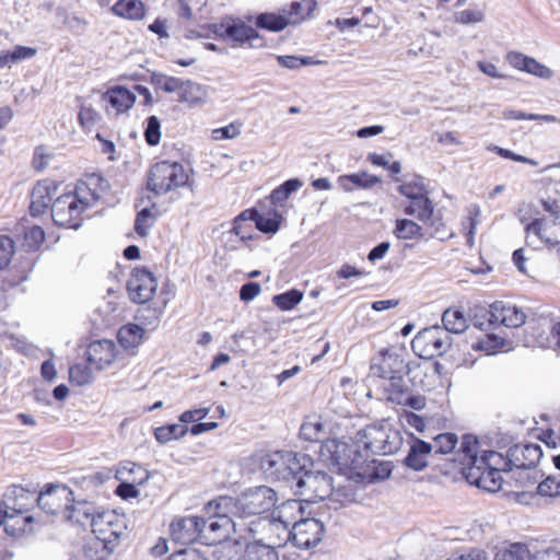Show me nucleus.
Masks as SVG:
<instances>
[{"label":"nucleus","mask_w":560,"mask_h":560,"mask_svg":"<svg viewBox=\"0 0 560 560\" xmlns=\"http://www.w3.org/2000/svg\"><path fill=\"white\" fill-rule=\"evenodd\" d=\"M278 501L277 493L269 487L259 486L243 492L238 498L220 497L209 502L211 509L230 508L231 514L238 522L257 521L267 516Z\"/></svg>","instance_id":"1"},{"label":"nucleus","mask_w":560,"mask_h":560,"mask_svg":"<svg viewBox=\"0 0 560 560\" xmlns=\"http://www.w3.org/2000/svg\"><path fill=\"white\" fill-rule=\"evenodd\" d=\"M98 196L84 183L77 186L73 192L59 196L51 203V218L57 225L78 229L82 222V213L92 207Z\"/></svg>","instance_id":"2"},{"label":"nucleus","mask_w":560,"mask_h":560,"mask_svg":"<svg viewBox=\"0 0 560 560\" xmlns=\"http://www.w3.org/2000/svg\"><path fill=\"white\" fill-rule=\"evenodd\" d=\"M219 509L213 505L215 514L208 518L202 517V527L200 526V542L213 546L228 540L232 534H237L240 538L244 536L245 522H238L233 515L229 516L220 513Z\"/></svg>","instance_id":"3"},{"label":"nucleus","mask_w":560,"mask_h":560,"mask_svg":"<svg viewBox=\"0 0 560 560\" xmlns=\"http://www.w3.org/2000/svg\"><path fill=\"white\" fill-rule=\"evenodd\" d=\"M188 179V173L180 163L162 161L151 167L148 188L155 195H164L187 185Z\"/></svg>","instance_id":"4"},{"label":"nucleus","mask_w":560,"mask_h":560,"mask_svg":"<svg viewBox=\"0 0 560 560\" xmlns=\"http://www.w3.org/2000/svg\"><path fill=\"white\" fill-rule=\"evenodd\" d=\"M38 506L47 514H65L67 518H74L79 508L74 505L73 491L63 483H47L36 498Z\"/></svg>","instance_id":"5"},{"label":"nucleus","mask_w":560,"mask_h":560,"mask_svg":"<svg viewBox=\"0 0 560 560\" xmlns=\"http://www.w3.org/2000/svg\"><path fill=\"white\" fill-rule=\"evenodd\" d=\"M544 207L550 212L549 217L535 219L526 224L525 233L527 244L538 248L540 245H560V213L553 209V205L544 202ZM557 208V206L555 205Z\"/></svg>","instance_id":"6"},{"label":"nucleus","mask_w":560,"mask_h":560,"mask_svg":"<svg viewBox=\"0 0 560 560\" xmlns=\"http://www.w3.org/2000/svg\"><path fill=\"white\" fill-rule=\"evenodd\" d=\"M459 453L465 459L475 460L482 468H488L493 472H499V475L512 470L509 451L505 455L492 450L479 452V441L471 434L463 436Z\"/></svg>","instance_id":"7"},{"label":"nucleus","mask_w":560,"mask_h":560,"mask_svg":"<svg viewBox=\"0 0 560 560\" xmlns=\"http://www.w3.org/2000/svg\"><path fill=\"white\" fill-rule=\"evenodd\" d=\"M244 536L253 537L255 542L271 546L275 549L282 547L290 540V529L275 517L265 516L257 521L245 522Z\"/></svg>","instance_id":"8"},{"label":"nucleus","mask_w":560,"mask_h":560,"mask_svg":"<svg viewBox=\"0 0 560 560\" xmlns=\"http://www.w3.org/2000/svg\"><path fill=\"white\" fill-rule=\"evenodd\" d=\"M84 514L91 516V527L94 537L107 544L116 546L118 539L127 528L124 515L117 513L115 510L103 509L92 512L84 511Z\"/></svg>","instance_id":"9"},{"label":"nucleus","mask_w":560,"mask_h":560,"mask_svg":"<svg viewBox=\"0 0 560 560\" xmlns=\"http://www.w3.org/2000/svg\"><path fill=\"white\" fill-rule=\"evenodd\" d=\"M212 32L219 38L233 43L234 46L250 48L262 46L256 42L260 39L258 32L242 19L223 18L220 23L212 24Z\"/></svg>","instance_id":"10"},{"label":"nucleus","mask_w":560,"mask_h":560,"mask_svg":"<svg viewBox=\"0 0 560 560\" xmlns=\"http://www.w3.org/2000/svg\"><path fill=\"white\" fill-rule=\"evenodd\" d=\"M83 361L72 364L69 380L74 386H84L93 381L94 372L103 371L113 365L118 352H85Z\"/></svg>","instance_id":"11"},{"label":"nucleus","mask_w":560,"mask_h":560,"mask_svg":"<svg viewBox=\"0 0 560 560\" xmlns=\"http://www.w3.org/2000/svg\"><path fill=\"white\" fill-rule=\"evenodd\" d=\"M332 478L322 471L305 472L296 483V492L303 501L315 503L332 494Z\"/></svg>","instance_id":"12"},{"label":"nucleus","mask_w":560,"mask_h":560,"mask_svg":"<svg viewBox=\"0 0 560 560\" xmlns=\"http://www.w3.org/2000/svg\"><path fill=\"white\" fill-rule=\"evenodd\" d=\"M405 213L416 217L431 229V237L445 240L447 235L445 225L439 214L434 212L433 203L428 195L416 198L404 206Z\"/></svg>","instance_id":"13"},{"label":"nucleus","mask_w":560,"mask_h":560,"mask_svg":"<svg viewBox=\"0 0 560 560\" xmlns=\"http://www.w3.org/2000/svg\"><path fill=\"white\" fill-rule=\"evenodd\" d=\"M370 370L372 375L388 380L393 385L396 381H401L402 373L411 371L399 352H377L372 359Z\"/></svg>","instance_id":"14"},{"label":"nucleus","mask_w":560,"mask_h":560,"mask_svg":"<svg viewBox=\"0 0 560 560\" xmlns=\"http://www.w3.org/2000/svg\"><path fill=\"white\" fill-rule=\"evenodd\" d=\"M158 288L156 279L153 273L145 268H135L131 271L127 282L129 298L135 303H145L150 301Z\"/></svg>","instance_id":"15"},{"label":"nucleus","mask_w":560,"mask_h":560,"mask_svg":"<svg viewBox=\"0 0 560 560\" xmlns=\"http://www.w3.org/2000/svg\"><path fill=\"white\" fill-rule=\"evenodd\" d=\"M462 464L465 465V477L470 485H474L489 492L501 490L503 485L502 475L493 472L488 468H482L475 460L462 457Z\"/></svg>","instance_id":"16"},{"label":"nucleus","mask_w":560,"mask_h":560,"mask_svg":"<svg viewBox=\"0 0 560 560\" xmlns=\"http://www.w3.org/2000/svg\"><path fill=\"white\" fill-rule=\"evenodd\" d=\"M324 535V525L316 518H302L290 529V539L299 548L317 545Z\"/></svg>","instance_id":"17"},{"label":"nucleus","mask_w":560,"mask_h":560,"mask_svg":"<svg viewBox=\"0 0 560 560\" xmlns=\"http://www.w3.org/2000/svg\"><path fill=\"white\" fill-rule=\"evenodd\" d=\"M200 526L202 527V517H178L171 523V537L175 542L180 545H190L195 541H200Z\"/></svg>","instance_id":"18"},{"label":"nucleus","mask_w":560,"mask_h":560,"mask_svg":"<svg viewBox=\"0 0 560 560\" xmlns=\"http://www.w3.org/2000/svg\"><path fill=\"white\" fill-rule=\"evenodd\" d=\"M451 348L452 337L441 326H430L420 330L411 340V350Z\"/></svg>","instance_id":"19"},{"label":"nucleus","mask_w":560,"mask_h":560,"mask_svg":"<svg viewBox=\"0 0 560 560\" xmlns=\"http://www.w3.org/2000/svg\"><path fill=\"white\" fill-rule=\"evenodd\" d=\"M512 470H530L536 467L542 456V452L537 444H515L509 450Z\"/></svg>","instance_id":"20"},{"label":"nucleus","mask_w":560,"mask_h":560,"mask_svg":"<svg viewBox=\"0 0 560 560\" xmlns=\"http://www.w3.org/2000/svg\"><path fill=\"white\" fill-rule=\"evenodd\" d=\"M409 451L402 460V464L413 470L422 471L429 465V457L432 454L433 446L431 443L417 438L413 434L409 436Z\"/></svg>","instance_id":"21"},{"label":"nucleus","mask_w":560,"mask_h":560,"mask_svg":"<svg viewBox=\"0 0 560 560\" xmlns=\"http://www.w3.org/2000/svg\"><path fill=\"white\" fill-rule=\"evenodd\" d=\"M102 98L106 103V113L114 116L128 112L136 102V95L120 85L108 89Z\"/></svg>","instance_id":"22"},{"label":"nucleus","mask_w":560,"mask_h":560,"mask_svg":"<svg viewBox=\"0 0 560 560\" xmlns=\"http://www.w3.org/2000/svg\"><path fill=\"white\" fill-rule=\"evenodd\" d=\"M526 320L525 313L515 305L497 301L490 305V324H501L506 327H520Z\"/></svg>","instance_id":"23"},{"label":"nucleus","mask_w":560,"mask_h":560,"mask_svg":"<svg viewBox=\"0 0 560 560\" xmlns=\"http://www.w3.org/2000/svg\"><path fill=\"white\" fill-rule=\"evenodd\" d=\"M33 516L24 505L16 508L10 506L7 521L4 524V530L12 537H19L32 530Z\"/></svg>","instance_id":"24"},{"label":"nucleus","mask_w":560,"mask_h":560,"mask_svg":"<svg viewBox=\"0 0 560 560\" xmlns=\"http://www.w3.org/2000/svg\"><path fill=\"white\" fill-rule=\"evenodd\" d=\"M508 62L517 70L527 72L540 79H550L552 70L547 66L538 62L533 57L526 56L518 51H510L506 55Z\"/></svg>","instance_id":"25"},{"label":"nucleus","mask_w":560,"mask_h":560,"mask_svg":"<svg viewBox=\"0 0 560 560\" xmlns=\"http://www.w3.org/2000/svg\"><path fill=\"white\" fill-rule=\"evenodd\" d=\"M56 186L50 180L38 182L31 192L30 211L33 215H39L45 212L51 202Z\"/></svg>","instance_id":"26"},{"label":"nucleus","mask_w":560,"mask_h":560,"mask_svg":"<svg viewBox=\"0 0 560 560\" xmlns=\"http://www.w3.org/2000/svg\"><path fill=\"white\" fill-rule=\"evenodd\" d=\"M112 12L127 20L139 21L145 15V7L141 0H118L112 7Z\"/></svg>","instance_id":"27"},{"label":"nucleus","mask_w":560,"mask_h":560,"mask_svg":"<svg viewBox=\"0 0 560 560\" xmlns=\"http://www.w3.org/2000/svg\"><path fill=\"white\" fill-rule=\"evenodd\" d=\"M303 509L298 500H288L283 502L277 510V516L275 517L282 525H285L288 529H292L295 523L302 520Z\"/></svg>","instance_id":"28"},{"label":"nucleus","mask_w":560,"mask_h":560,"mask_svg":"<svg viewBox=\"0 0 560 560\" xmlns=\"http://www.w3.org/2000/svg\"><path fill=\"white\" fill-rule=\"evenodd\" d=\"M207 93L202 85L190 80H184L178 93V101L187 103L189 106L202 105L206 101Z\"/></svg>","instance_id":"29"},{"label":"nucleus","mask_w":560,"mask_h":560,"mask_svg":"<svg viewBox=\"0 0 560 560\" xmlns=\"http://www.w3.org/2000/svg\"><path fill=\"white\" fill-rule=\"evenodd\" d=\"M442 323L447 334H462L468 327V320L464 314V312L459 308L450 307L445 310L442 314Z\"/></svg>","instance_id":"30"},{"label":"nucleus","mask_w":560,"mask_h":560,"mask_svg":"<svg viewBox=\"0 0 560 560\" xmlns=\"http://www.w3.org/2000/svg\"><path fill=\"white\" fill-rule=\"evenodd\" d=\"M115 546L96 537L88 540L82 548V560H106Z\"/></svg>","instance_id":"31"},{"label":"nucleus","mask_w":560,"mask_h":560,"mask_svg":"<svg viewBox=\"0 0 560 560\" xmlns=\"http://www.w3.org/2000/svg\"><path fill=\"white\" fill-rule=\"evenodd\" d=\"M316 9L315 0H301L292 2L285 18L288 24H299L311 16L312 12Z\"/></svg>","instance_id":"32"},{"label":"nucleus","mask_w":560,"mask_h":560,"mask_svg":"<svg viewBox=\"0 0 560 560\" xmlns=\"http://www.w3.org/2000/svg\"><path fill=\"white\" fill-rule=\"evenodd\" d=\"M118 479H127L138 485L144 483L149 478L148 470L140 464L133 462H125L117 470Z\"/></svg>","instance_id":"33"},{"label":"nucleus","mask_w":560,"mask_h":560,"mask_svg":"<svg viewBox=\"0 0 560 560\" xmlns=\"http://www.w3.org/2000/svg\"><path fill=\"white\" fill-rule=\"evenodd\" d=\"M242 560H279V555L271 546L252 542L245 547Z\"/></svg>","instance_id":"34"},{"label":"nucleus","mask_w":560,"mask_h":560,"mask_svg":"<svg viewBox=\"0 0 560 560\" xmlns=\"http://www.w3.org/2000/svg\"><path fill=\"white\" fill-rule=\"evenodd\" d=\"M117 337L126 350L137 348L143 338V329L136 324H128L119 329Z\"/></svg>","instance_id":"35"},{"label":"nucleus","mask_w":560,"mask_h":560,"mask_svg":"<svg viewBox=\"0 0 560 560\" xmlns=\"http://www.w3.org/2000/svg\"><path fill=\"white\" fill-rule=\"evenodd\" d=\"M188 433V427L183 424H165L154 429V438L161 444L184 438Z\"/></svg>","instance_id":"36"},{"label":"nucleus","mask_w":560,"mask_h":560,"mask_svg":"<svg viewBox=\"0 0 560 560\" xmlns=\"http://www.w3.org/2000/svg\"><path fill=\"white\" fill-rule=\"evenodd\" d=\"M278 218L277 212L265 215L255 210H249V219L254 221L256 228L264 233H276L279 230Z\"/></svg>","instance_id":"37"},{"label":"nucleus","mask_w":560,"mask_h":560,"mask_svg":"<svg viewBox=\"0 0 560 560\" xmlns=\"http://www.w3.org/2000/svg\"><path fill=\"white\" fill-rule=\"evenodd\" d=\"M398 191L409 201L428 195L424 179L421 176H415L411 180L401 184L398 187Z\"/></svg>","instance_id":"38"},{"label":"nucleus","mask_w":560,"mask_h":560,"mask_svg":"<svg viewBox=\"0 0 560 560\" xmlns=\"http://www.w3.org/2000/svg\"><path fill=\"white\" fill-rule=\"evenodd\" d=\"M535 476L530 477L532 486L537 483V493L542 497H558L560 495V477L549 476L542 481L538 482L537 471H534Z\"/></svg>","instance_id":"39"},{"label":"nucleus","mask_w":560,"mask_h":560,"mask_svg":"<svg viewBox=\"0 0 560 560\" xmlns=\"http://www.w3.org/2000/svg\"><path fill=\"white\" fill-rule=\"evenodd\" d=\"M256 25L271 32H279L289 24L285 15H277L273 13H261L256 18Z\"/></svg>","instance_id":"40"},{"label":"nucleus","mask_w":560,"mask_h":560,"mask_svg":"<svg viewBox=\"0 0 560 560\" xmlns=\"http://www.w3.org/2000/svg\"><path fill=\"white\" fill-rule=\"evenodd\" d=\"M458 444V438L455 433L445 432L433 438L431 445L436 454H451Z\"/></svg>","instance_id":"41"},{"label":"nucleus","mask_w":560,"mask_h":560,"mask_svg":"<svg viewBox=\"0 0 560 560\" xmlns=\"http://www.w3.org/2000/svg\"><path fill=\"white\" fill-rule=\"evenodd\" d=\"M395 234L398 238L411 240L422 236V228L411 220L401 219L396 222Z\"/></svg>","instance_id":"42"},{"label":"nucleus","mask_w":560,"mask_h":560,"mask_svg":"<svg viewBox=\"0 0 560 560\" xmlns=\"http://www.w3.org/2000/svg\"><path fill=\"white\" fill-rule=\"evenodd\" d=\"M303 299V293L299 290H290L288 292L275 295L272 302L282 311L294 308Z\"/></svg>","instance_id":"43"},{"label":"nucleus","mask_w":560,"mask_h":560,"mask_svg":"<svg viewBox=\"0 0 560 560\" xmlns=\"http://www.w3.org/2000/svg\"><path fill=\"white\" fill-rule=\"evenodd\" d=\"M153 83L161 90L167 93H179L184 80L165 74H154L152 78Z\"/></svg>","instance_id":"44"},{"label":"nucleus","mask_w":560,"mask_h":560,"mask_svg":"<svg viewBox=\"0 0 560 560\" xmlns=\"http://www.w3.org/2000/svg\"><path fill=\"white\" fill-rule=\"evenodd\" d=\"M15 252L14 242L10 236L0 235V269L9 266Z\"/></svg>","instance_id":"45"},{"label":"nucleus","mask_w":560,"mask_h":560,"mask_svg":"<svg viewBox=\"0 0 560 560\" xmlns=\"http://www.w3.org/2000/svg\"><path fill=\"white\" fill-rule=\"evenodd\" d=\"M506 340L497 334H487L483 339L479 340L472 348L474 350H497L504 348Z\"/></svg>","instance_id":"46"},{"label":"nucleus","mask_w":560,"mask_h":560,"mask_svg":"<svg viewBox=\"0 0 560 560\" xmlns=\"http://www.w3.org/2000/svg\"><path fill=\"white\" fill-rule=\"evenodd\" d=\"M503 557L504 560H534L533 551L529 550L527 545L521 542L511 545Z\"/></svg>","instance_id":"47"},{"label":"nucleus","mask_w":560,"mask_h":560,"mask_svg":"<svg viewBox=\"0 0 560 560\" xmlns=\"http://www.w3.org/2000/svg\"><path fill=\"white\" fill-rule=\"evenodd\" d=\"M24 241L30 249H37L45 241V232L40 226L33 225L25 231Z\"/></svg>","instance_id":"48"},{"label":"nucleus","mask_w":560,"mask_h":560,"mask_svg":"<svg viewBox=\"0 0 560 560\" xmlns=\"http://www.w3.org/2000/svg\"><path fill=\"white\" fill-rule=\"evenodd\" d=\"M350 179L354 188H362V189H369L372 188L374 185L381 183V178L376 175L369 174L366 172H360L355 174H349Z\"/></svg>","instance_id":"49"},{"label":"nucleus","mask_w":560,"mask_h":560,"mask_svg":"<svg viewBox=\"0 0 560 560\" xmlns=\"http://www.w3.org/2000/svg\"><path fill=\"white\" fill-rule=\"evenodd\" d=\"M161 124L156 116H150L147 119V128L144 131L145 140L149 144L155 145L160 142L161 132H160Z\"/></svg>","instance_id":"50"},{"label":"nucleus","mask_w":560,"mask_h":560,"mask_svg":"<svg viewBox=\"0 0 560 560\" xmlns=\"http://www.w3.org/2000/svg\"><path fill=\"white\" fill-rule=\"evenodd\" d=\"M249 210H246L242 212L237 218H235L233 222V229L232 231L235 233V235L240 236L242 240H249L252 238V235L247 231V228H252L250 224H247V221H249Z\"/></svg>","instance_id":"51"},{"label":"nucleus","mask_w":560,"mask_h":560,"mask_svg":"<svg viewBox=\"0 0 560 560\" xmlns=\"http://www.w3.org/2000/svg\"><path fill=\"white\" fill-rule=\"evenodd\" d=\"M241 133V126L238 124L232 122L228 126L213 129L211 132V137L215 141L225 140V139H234Z\"/></svg>","instance_id":"52"},{"label":"nucleus","mask_w":560,"mask_h":560,"mask_svg":"<svg viewBox=\"0 0 560 560\" xmlns=\"http://www.w3.org/2000/svg\"><path fill=\"white\" fill-rule=\"evenodd\" d=\"M488 150L497 152L500 156H502L504 159L513 160V161L520 162V163H526V164H529V165H533V166H537L538 165V163L535 160H533V159H529V158H526L524 155L514 153L511 150L503 149V148H500L498 145H490V147H488Z\"/></svg>","instance_id":"53"},{"label":"nucleus","mask_w":560,"mask_h":560,"mask_svg":"<svg viewBox=\"0 0 560 560\" xmlns=\"http://www.w3.org/2000/svg\"><path fill=\"white\" fill-rule=\"evenodd\" d=\"M417 369L423 371L424 374H428L429 372H431L439 376L446 373L443 365L438 360H433L432 357L423 358L420 355V362L417 364Z\"/></svg>","instance_id":"54"},{"label":"nucleus","mask_w":560,"mask_h":560,"mask_svg":"<svg viewBox=\"0 0 560 560\" xmlns=\"http://www.w3.org/2000/svg\"><path fill=\"white\" fill-rule=\"evenodd\" d=\"M121 482L116 488L115 493L124 500L135 499L139 495V490L136 482L128 481L127 479H119Z\"/></svg>","instance_id":"55"},{"label":"nucleus","mask_w":560,"mask_h":560,"mask_svg":"<svg viewBox=\"0 0 560 560\" xmlns=\"http://www.w3.org/2000/svg\"><path fill=\"white\" fill-rule=\"evenodd\" d=\"M386 390L388 392V398L392 401H394L396 404H401L402 402V398L408 393V387L406 386L404 380L401 378L400 382L396 381L395 385H393L389 382L388 387L386 388Z\"/></svg>","instance_id":"56"},{"label":"nucleus","mask_w":560,"mask_h":560,"mask_svg":"<svg viewBox=\"0 0 560 560\" xmlns=\"http://www.w3.org/2000/svg\"><path fill=\"white\" fill-rule=\"evenodd\" d=\"M534 560H560V547L550 545L533 551Z\"/></svg>","instance_id":"57"},{"label":"nucleus","mask_w":560,"mask_h":560,"mask_svg":"<svg viewBox=\"0 0 560 560\" xmlns=\"http://www.w3.org/2000/svg\"><path fill=\"white\" fill-rule=\"evenodd\" d=\"M485 14L480 10H463L455 16L457 23L460 24H475L483 20Z\"/></svg>","instance_id":"58"},{"label":"nucleus","mask_w":560,"mask_h":560,"mask_svg":"<svg viewBox=\"0 0 560 560\" xmlns=\"http://www.w3.org/2000/svg\"><path fill=\"white\" fill-rule=\"evenodd\" d=\"M151 212L149 209H142L136 219L135 230L140 236H145L148 234L149 228L151 226Z\"/></svg>","instance_id":"59"},{"label":"nucleus","mask_w":560,"mask_h":560,"mask_svg":"<svg viewBox=\"0 0 560 560\" xmlns=\"http://www.w3.org/2000/svg\"><path fill=\"white\" fill-rule=\"evenodd\" d=\"M209 413V408H197L186 410L179 416V421L184 424L196 422L205 419Z\"/></svg>","instance_id":"60"},{"label":"nucleus","mask_w":560,"mask_h":560,"mask_svg":"<svg viewBox=\"0 0 560 560\" xmlns=\"http://www.w3.org/2000/svg\"><path fill=\"white\" fill-rule=\"evenodd\" d=\"M167 560H205V558L197 549L185 548L174 551Z\"/></svg>","instance_id":"61"},{"label":"nucleus","mask_w":560,"mask_h":560,"mask_svg":"<svg viewBox=\"0 0 560 560\" xmlns=\"http://www.w3.org/2000/svg\"><path fill=\"white\" fill-rule=\"evenodd\" d=\"M36 49L25 46H16L10 51V59L13 63H18L22 60L30 59L36 55Z\"/></svg>","instance_id":"62"},{"label":"nucleus","mask_w":560,"mask_h":560,"mask_svg":"<svg viewBox=\"0 0 560 560\" xmlns=\"http://www.w3.org/2000/svg\"><path fill=\"white\" fill-rule=\"evenodd\" d=\"M97 118V113L88 106H82L78 115V119L82 127L89 128L94 125Z\"/></svg>","instance_id":"63"},{"label":"nucleus","mask_w":560,"mask_h":560,"mask_svg":"<svg viewBox=\"0 0 560 560\" xmlns=\"http://www.w3.org/2000/svg\"><path fill=\"white\" fill-rule=\"evenodd\" d=\"M486 552L478 549H470L467 552L460 555H453L446 560H486Z\"/></svg>","instance_id":"64"}]
</instances>
